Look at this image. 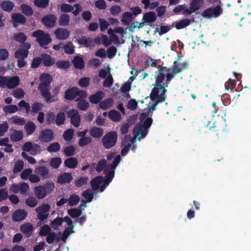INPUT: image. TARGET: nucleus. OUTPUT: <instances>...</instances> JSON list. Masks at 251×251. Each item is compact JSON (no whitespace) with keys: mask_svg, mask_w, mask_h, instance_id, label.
<instances>
[{"mask_svg":"<svg viewBox=\"0 0 251 251\" xmlns=\"http://www.w3.org/2000/svg\"><path fill=\"white\" fill-rule=\"evenodd\" d=\"M178 64L176 61H174L172 70L166 66H159L157 71L155 72V82L164 86L165 89L168 87L175 75L183 70V68L178 67Z\"/></svg>","mask_w":251,"mask_h":251,"instance_id":"f257e3e1","label":"nucleus"},{"mask_svg":"<svg viewBox=\"0 0 251 251\" xmlns=\"http://www.w3.org/2000/svg\"><path fill=\"white\" fill-rule=\"evenodd\" d=\"M152 86H153V87L151 90L150 98L151 100H155V101L150 106L149 111L147 113L141 114L140 116L141 119L148 117L151 110H155L156 109V106L158 103L165 101L166 93L167 90L165 89L164 86H160L155 82L152 84Z\"/></svg>","mask_w":251,"mask_h":251,"instance_id":"f03ea898","label":"nucleus"},{"mask_svg":"<svg viewBox=\"0 0 251 251\" xmlns=\"http://www.w3.org/2000/svg\"><path fill=\"white\" fill-rule=\"evenodd\" d=\"M40 83L38 87L41 95L47 103L56 101L55 96H51L50 90V84L52 81V76L49 74L42 73L39 76Z\"/></svg>","mask_w":251,"mask_h":251,"instance_id":"7ed1b4c3","label":"nucleus"},{"mask_svg":"<svg viewBox=\"0 0 251 251\" xmlns=\"http://www.w3.org/2000/svg\"><path fill=\"white\" fill-rule=\"evenodd\" d=\"M32 36L36 38L39 46L44 49H47V46L52 41L50 35L40 29L34 31Z\"/></svg>","mask_w":251,"mask_h":251,"instance_id":"20e7f679","label":"nucleus"},{"mask_svg":"<svg viewBox=\"0 0 251 251\" xmlns=\"http://www.w3.org/2000/svg\"><path fill=\"white\" fill-rule=\"evenodd\" d=\"M118 134L116 131H110L105 134L101 139L104 148L109 149L113 147L116 144Z\"/></svg>","mask_w":251,"mask_h":251,"instance_id":"39448f33","label":"nucleus"},{"mask_svg":"<svg viewBox=\"0 0 251 251\" xmlns=\"http://www.w3.org/2000/svg\"><path fill=\"white\" fill-rule=\"evenodd\" d=\"M50 209V205L45 203H43L41 206L36 208L35 210L37 213L38 219L40 221H43L47 219L49 216L48 212Z\"/></svg>","mask_w":251,"mask_h":251,"instance_id":"423d86ee","label":"nucleus"},{"mask_svg":"<svg viewBox=\"0 0 251 251\" xmlns=\"http://www.w3.org/2000/svg\"><path fill=\"white\" fill-rule=\"evenodd\" d=\"M86 91L80 90L77 87H73L67 89L65 92L64 98L67 100H72L76 99L81 96Z\"/></svg>","mask_w":251,"mask_h":251,"instance_id":"0eeeda50","label":"nucleus"},{"mask_svg":"<svg viewBox=\"0 0 251 251\" xmlns=\"http://www.w3.org/2000/svg\"><path fill=\"white\" fill-rule=\"evenodd\" d=\"M68 118L70 119L71 124L75 127H77L80 124V116L77 110L72 109L67 113Z\"/></svg>","mask_w":251,"mask_h":251,"instance_id":"6e6552de","label":"nucleus"},{"mask_svg":"<svg viewBox=\"0 0 251 251\" xmlns=\"http://www.w3.org/2000/svg\"><path fill=\"white\" fill-rule=\"evenodd\" d=\"M87 96L88 93L85 91L75 100V101L77 102V107L80 110L86 111L90 107L89 103L86 100Z\"/></svg>","mask_w":251,"mask_h":251,"instance_id":"1a4fd4ad","label":"nucleus"},{"mask_svg":"<svg viewBox=\"0 0 251 251\" xmlns=\"http://www.w3.org/2000/svg\"><path fill=\"white\" fill-rule=\"evenodd\" d=\"M54 137V132L50 129H45L41 131L39 140L43 143H48L53 140Z\"/></svg>","mask_w":251,"mask_h":251,"instance_id":"9d476101","label":"nucleus"},{"mask_svg":"<svg viewBox=\"0 0 251 251\" xmlns=\"http://www.w3.org/2000/svg\"><path fill=\"white\" fill-rule=\"evenodd\" d=\"M57 17L54 14H48L43 17L41 22L47 28H50L55 26Z\"/></svg>","mask_w":251,"mask_h":251,"instance_id":"9b49d317","label":"nucleus"},{"mask_svg":"<svg viewBox=\"0 0 251 251\" xmlns=\"http://www.w3.org/2000/svg\"><path fill=\"white\" fill-rule=\"evenodd\" d=\"M23 48H20L15 52L14 56L17 59H25L27 57L28 55V50L31 47V45L29 43H26L22 46Z\"/></svg>","mask_w":251,"mask_h":251,"instance_id":"f8f14e48","label":"nucleus"},{"mask_svg":"<svg viewBox=\"0 0 251 251\" xmlns=\"http://www.w3.org/2000/svg\"><path fill=\"white\" fill-rule=\"evenodd\" d=\"M54 34L58 40H66L69 38L70 32L66 28H58L54 31Z\"/></svg>","mask_w":251,"mask_h":251,"instance_id":"ddd939ff","label":"nucleus"},{"mask_svg":"<svg viewBox=\"0 0 251 251\" xmlns=\"http://www.w3.org/2000/svg\"><path fill=\"white\" fill-rule=\"evenodd\" d=\"M133 132L135 136L141 134V137H138V139L140 140L141 138L145 137L148 133V128L141 125H136L133 128Z\"/></svg>","mask_w":251,"mask_h":251,"instance_id":"4468645a","label":"nucleus"},{"mask_svg":"<svg viewBox=\"0 0 251 251\" xmlns=\"http://www.w3.org/2000/svg\"><path fill=\"white\" fill-rule=\"evenodd\" d=\"M27 213L24 209H17L13 213L12 218L14 221L20 222L24 220L26 216Z\"/></svg>","mask_w":251,"mask_h":251,"instance_id":"2eb2a0df","label":"nucleus"},{"mask_svg":"<svg viewBox=\"0 0 251 251\" xmlns=\"http://www.w3.org/2000/svg\"><path fill=\"white\" fill-rule=\"evenodd\" d=\"M42 63L45 67H50L55 63V59L47 53H42L41 55Z\"/></svg>","mask_w":251,"mask_h":251,"instance_id":"dca6fc26","label":"nucleus"},{"mask_svg":"<svg viewBox=\"0 0 251 251\" xmlns=\"http://www.w3.org/2000/svg\"><path fill=\"white\" fill-rule=\"evenodd\" d=\"M129 141V137H128L127 135H126L121 142V146H124L121 151V154L123 156L126 155L129 150L131 148V145L130 143H127V144H126V142H128Z\"/></svg>","mask_w":251,"mask_h":251,"instance_id":"f3484780","label":"nucleus"},{"mask_svg":"<svg viewBox=\"0 0 251 251\" xmlns=\"http://www.w3.org/2000/svg\"><path fill=\"white\" fill-rule=\"evenodd\" d=\"M73 180V176L71 173H64L60 175L57 177V183L60 184L69 183Z\"/></svg>","mask_w":251,"mask_h":251,"instance_id":"a211bd4d","label":"nucleus"},{"mask_svg":"<svg viewBox=\"0 0 251 251\" xmlns=\"http://www.w3.org/2000/svg\"><path fill=\"white\" fill-rule=\"evenodd\" d=\"M195 22V18L190 19H184L176 23L175 27L177 29H181L189 25L191 23Z\"/></svg>","mask_w":251,"mask_h":251,"instance_id":"6ab92c4d","label":"nucleus"},{"mask_svg":"<svg viewBox=\"0 0 251 251\" xmlns=\"http://www.w3.org/2000/svg\"><path fill=\"white\" fill-rule=\"evenodd\" d=\"M104 93L101 91L97 92L95 94L91 95L89 97L90 102L92 104H97L104 97Z\"/></svg>","mask_w":251,"mask_h":251,"instance_id":"aec40b11","label":"nucleus"},{"mask_svg":"<svg viewBox=\"0 0 251 251\" xmlns=\"http://www.w3.org/2000/svg\"><path fill=\"white\" fill-rule=\"evenodd\" d=\"M12 19L13 21V26L16 27L17 24H24L26 21V18L20 13H14L12 15Z\"/></svg>","mask_w":251,"mask_h":251,"instance_id":"412c9836","label":"nucleus"},{"mask_svg":"<svg viewBox=\"0 0 251 251\" xmlns=\"http://www.w3.org/2000/svg\"><path fill=\"white\" fill-rule=\"evenodd\" d=\"M20 230L26 237H29L33 232V227L31 224L28 223L22 225Z\"/></svg>","mask_w":251,"mask_h":251,"instance_id":"4be33fe9","label":"nucleus"},{"mask_svg":"<svg viewBox=\"0 0 251 251\" xmlns=\"http://www.w3.org/2000/svg\"><path fill=\"white\" fill-rule=\"evenodd\" d=\"M20 83V79L18 76H14L8 78L7 77L6 87L9 89L16 88Z\"/></svg>","mask_w":251,"mask_h":251,"instance_id":"5701e85b","label":"nucleus"},{"mask_svg":"<svg viewBox=\"0 0 251 251\" xmlns=\"http://www.w3.org/2000/svg\"><path fill=\"white\" fill-rule=\"evenodd\" d=\"M72 63L75 68L77 69H83L84 68L85 63L82 57L79 56H75L72 60Z\"/></svg>","mask_w":251,"mask_h":251,"instance_id":"b1692460","label":"nucleus"},{"mask_svg":"<svg viewBox=\"0 0 251 251\" xmlns=\"http://www.w3.org/2000/svg\"><path fill=\"white\" fill-rule=\"evenodd\" d=\"M89 134L94 138H100L103 134V130L100 127L94 126L89 130Z\"/></svg>","mask_w":251,"mask_h":251,"instance_id":"393cba45","label":"nucleus"},{"mask_svg":"<svg viewBox=\"0 0 251 251\" xmlns=\"http://www.w3.org/2000/svg\"><path fill=\"white\" fill-rule=\"evenodd\" d=\"M34 192L37 198L40 200L44 199L47 195L45 187L42 185L35 187L34 189Z\"/></svg>","mask_w":251,"mask_h":251,"instance_id":"a878e982","label":"nucleus"},{"mask_svg":"<svg viewBox=\"0 0 251 251\" xmlns=\"http://www.w3.org/2000/svg\"><path fill=\"white\" fill-rule=\"evenodd\" d=\"M156 20V15L155 12L150 11L143 15L142 20L146 23H153Z\"/></svg>","mask_w":251,"mask_h":251,"instance_id":"bb28decb","label":"nucleus"},{"mask_svg":"<svg viewBox=\"0 0 251 251\" xmlns=\"http://www.w3.org/2000/svg\"><path fill=\"white\" fill-rule=\"evenodd\" d=\"M108 118L113 122H119L122 119L121 114L116 110H111L108 113Z\"/></svg>","mask_w":251,"mask_h":251,"instance_id":"cd10ccee","label":"nucleus"},{"mask_svg":"<svg viewBox=\"0 0 251 251\" xmlns=\"http://www.w3.org/2000/svg\"><path fill=\"white\" fill-rule=\"evenodd\" d=\"M114 172L115 171L114 170H108V167L104 170V173L105 174V176L103 182L105 185H108L112 180L114 177Z\"/></svg>","mask_w":251,"mask_h":251,"instance_id":"c85d7f7f","label":"nucleus"},{"mask_svg":"<svg viewBox=\"0 0 251 251\" xmlns=\"http://www.w3.org/2000/svg\"><path fill=\"white\" fill-rule=\"evenodd\" d=\"M64 163L65 167L70 169H74L77 167L78 161L76 158L71 157L65 160Z\"/></svg>","mask_w":251,"mask_h":251,"instance_id":"c756f323","label":"nucleus"},{"mask_svg":"<svg viewBox=\"0 0 251 251\" xmlns=\"http://www.w3.org/2000/svg\"><path fill=\"white\" fill-rule=\"evenodd\" d=\"M113 103V99L111 98L106 99L99 103V107L103 110H106L112 107Z\"/></svg>","mask_w":251,"mask_h":251,"instance_id":"7c9ffc66","label":"nucleus"},{"mask_svg":"<svg viewBox=\"0 0 251 251\" xmlns=\"http://www.w3.org/2000/svg\"><path fill=\"white\" fill-rule=\"evenodd\" d=\"M103 177L101 176H98L91 181V185L92 189L94 191L98 190L100 187V185L101 183Z\"/></svg>","mask_w":251,"mask_h":251,"instance_id":"2f4dec72","label":"nucleus"},{"mask_svg":"<svg viewBox=\"0 0 251 251\" xmlns=\"http://www.w3.org/2000/svg\"><path fill=\"white\" fill-rule=\"evenodd\" d=\"M1 9L4 11L10 12L12 11L14 7V4L10 1H3L0 3Z\"/></svg>","mask_w":251,"mask_h":251,"instance_id":"473e14b6","label":"nucleus"},{"mask_svg":"<svg viewBox=\"0 0 251 251\" xmlns=\"http://www.w3.org/2000/svg\"><path fill=\"white\" fill-rule=\"evenodd\" d=\"M132 14L130 12L124 13L121 19V22L124 25H128L132 20Z\"/></svg>","mask_w":251,"mask_h":251,"instance_id":"72a5a7b5","label":"nucleus"},{"mask_svg":"<svg viewBox=\"0 0 251 251\" xmlns=\"http://www.w3.org/2000/svg\"><path fill=\"white\" fill-rule=\"evenodd\" d=\"M20 8L22 13L25 16L29 17L33 15V10L32 8L28 5L25 3H23L21 5Z\"/></svg>","mask_w":251,"mask_h":251,"instance_id":"f704fd0d","label":"nucleus"},{"mask_svg":"<svg viewBox=\"0 0 251 251\" xmlns=\"http://www.w3.org/2000/svg\"><path fill=\"white\" fill-rule=\"evenodd\" d=\"M70 17L67 14H62L58 19V24L60 26H67L70 22Z\"/></svg>","mask_w":251,"mask_h":251,"instance_id":"c9c22d12","label":"nucleus"},{"mask_svg":"<svg viewBox=\"0 0 251 251\" xmlns=\"http://www.w3.org/2000/svg\"><path fill=\"white\" fill-rule=\"evenodd\" d=\"M36 128V125L34 123L31 121L27 122L25 126V128L26 130V134L28 135L32 134L35 131Z\"/></svg>","mask_w":251,"mask_h":251,"instance_id":"e433bc0d","label":"nucleus"},{"mask_svg":"<svg viewBox=\"0 0 251 251\" xmlns=\"http://www.w3.org/2000/svg\"><path fill=\"white\" fill-rule=\"evenodd\" d=\"M23 138V134L22 131L14 130L10 135V139L13 142H18Z\"/></svg>","mask_w":251,"mask_h":251,"instance_id":"4c0bfd02","label":"nucleus"},{"mask_svg":"<svg viewBox=\"0 0 251 251\" xmlns=\"http://www.w3.org/2000/svg\"><path fill=\"white\" fill-rule=\"evenodd\" d=\"M14 39L15 41L19 42L20 44H24L26 43L25 41L27 39V37L23 32H19L15 33L14 35Z\"/></svg>","mask_w":251,"mask_h":251,"instance_id":"58836bf2","label":"nucleus"},{"mask_svg":"<svg viewBox=\"0 0 251 251\" xmlns=\"http://www.w3.org/2000/svg\"><path fill=\"white\" fill-rule=\"evenodd\" d=\"M35 173L38 175L45 177L48 175L49 171L47 167L42 166L36 167L35 170Z\"/></svg>","mask_w":251,"mask_h":251,"instance_id":"ea45409f","label":"nucleus"},{"mask_svg":"<svg viewBox=\"0 0 251 251\" xmlns=\"http://www.w3.org/2000/svg\"><path fill=\"white\" fill-rule=\"evenodd\" d=\"M24 166V161L22 160H17L14 164L13 173L17 174L21 172Z\"/></svg>","mask_w":251,"mask_h":251,"instance_id":"a19ab883","label":"nucleus"},{"mask_svg":"<svg viewBox=\"0 0 251 251\" xmlns=\"http://www.w3.org/2000/svg\"><path fill=\"white\" fill-rule=\"evenodd\" d=\"M3 112L6 114H12L18 111V108L16 105H6L3 107Z\"/></svg>","mask_w":251,"mask_h":251,"instance_id":"79ce46f5","label":"nucleus"},{"mask_svg":"<svg viewBox=\"0 0 251 251\" xmlns=\"http://www.w3.org/2000/svg\"><path fill=\"white\" fill-rule=\"evenodd\" d=\"M44 105L39 102H35L32 104L31 109L30 110L31 114H34L37 113L43 107Z\"/></svg>","mask_w":251,"mask_h":251,"instance_id":"37998d69","label":"nucleus"},{"mask_svg":"<svg viewBox=\"0 0 251 251\" xmlns=\"http://www.w3.org/2000/svg\"><path fill=\"white\" fill-rule=\"evenodd\" d=\"M107 161L104 159L99 160L96 166V171L98 173H100L106 167Z\"/></svg>","mask_w":251,"mask_h":251,"instance_id":"c03bdc74","label":"nucleus"},{"mask_svg":"<svg viewBox=\"0 0 251 251\" xmlns=\"http://www.w3.org/2000/svg\"><path fill=\"white\" fill-rule=\"evenodd\" d=\"M79 197L75 194L71 195L68 199V204L71 206L76 205L79 201Z\"/></svg>","mask_w":251,"mask_h":251,"instance_id":"a18cd8bd","label":"nucleus"},{"mask_svg":"<svg viewBox=\"0 0 251 251\" xmlns=\"http://www.w3.org/2000/svg\"><path fill=\"white\" fill-rule=\"evenodd\" d=\"M74 48L75 47L71 42H68L63 47L65 52L68 54H72L74 53Z\"/></svg>","mask_w":251,"mask_h":251,"instance_id":"49530a36","label":"nucleus"},{"mask_svg":"<svg viewBox=\"0 0 251 251\" xmlns=\"http://www.w3.org/2000/svg\"><path fill=\"white\" fill-rule=\"evenodd\" d=\"M34 4L41 8H46L49 6V0H34Z\"/></svg>","mask_w":251,"mask_h":251,"instance_id":"de8ad7c7","label":"nucleus"},{"mask_svg":"<svg viewBox=\"0 0 251 251\" xmlns=\"http://www.w3.org/2000/svg\"><path fill=\"white\" fill-rule=\"evenodd\" d=\"M25 204L30 207H34L38 204V201L33 196H29L25 201Z\"/></svg>","mask_w":251,"mask_h":251,"instance_id":"09e8293b","label":"nucleus"},{"mask_svg":"<svg viewBox=\"0 0 251 251\" xmlns=\"http://www.w3.org/2000/svg\"><path fill=\"white\" fill-rule=\"evenodd\" d=\"M88 181V178L87 176H81L76 180L75 182V185L77 187H80L84 185H86Z\"/></svg>","mask_w":251,"mask_h":251,"instance_id":"8fccbe9b","label":"nucleus"},{"mask_svg":"<svg viewBox=\"0 0 251 251\" xmlns=\"http://www.w3.org/2000/svg\"><path fill=\"white\" fill-rule=\"evenodd\" d=\"M60 150V145L58 142H53L50 144L47 148L50 152H57Z\"/></svg>","mask_w":251,"mask_h":251,"instance_id":"3c124183","label":"nucleus"},{"mask_svg":"<svg viewBox=\"0 0 251 251\" xmlns=\"http://www.w3.org/2000/svg\"><path fill=\"white\" fill-rule=\"evenodd\" d=\"M92 140L90 136L81 137L78 141V145L80 147L87 146L91 143Z\"/></svg>","mask_w":251,"mask_h":251,"instance_id":"603ef678","label":"nucleus"},{"mask_svg":"<svg viewBox=\"0 0 251 251\" xmlns=\"http://www.w3.org/2000/svg\"><path fill=\"white\" fill-rule=\"evenodd\" d=\"M81 210L77 208H72L68 210V214L73 218H77L81 215Z\"/></svg>","mask_w":251,"mask_h":251,"instance_id":"864d4df0","label":"nucleus"},{"mask_svg":"<svg viewBox=\"0 0 251 251\" xmlns=\"http://www.w3.org/2000/svg\"><path fill=\"white\" fill-rule=\"evenodd\" d=\"M55 64L58 68L62 69H67L71 66V63L69 61H58Z\"/></svg>","mask_w":251,"mask_h":251,"instance_id":"5fc2aeb1","label":"nucleus"},{"mask_svg":"<svg viewBox=\"0 0 251 251\" xmlns=\"http://www.w3.org/2000/svg\"><path fill=\"white\" fill-rule=\"evenodd\" d=\"M78 43L81 45H85L86 47H89L91 46L92 41L89 38L87 39L85 36H82L78 41Z\"/></svg>","mask_w":251,"mask_h":251,"instance_id":"6e6d98bb","label":"nucleus"},{"mask_svg":"<svg viewBox=\"0 0 251 251\" xmlns=\"http://www.w3.org/2000/svg\"><path fill=\"white\" fill-rule=\"evenodd\" d=\"M171 29V26L168 25H161L159 29L158 28H156L154 30V33L158 32L160 36L164 34L167 33Z\"/></svg>","mask_w":251,"mask_h":251,"instance_id":"4d7b16f0","label":"nucleus"},{"mask_svg":"<svg viewBox=\"0 0 251 251\" xmlns=\"http://www.w3.org/2000/svg\"><path fill=\"white\" fill-rule=\"evenodd\" d=\"M65 120V115L63 112H59L57 114L55 123L57 126L64 124Z\"/></svg>","mask_w":251,"mask_h":251,"instance_id":"13d9d810","label":"nucleus"},{"mask_svg":"<svg viewBox=\"0 0 251 251\" xmlns=\"http://www.w3.org/2000/svg\"><path fill=\"white\" fill-rule=\"evenodd\" d=\"M74 134V130L70 128L64 131L63 134V137L65 140L69 141L72 139Z\"/></svg>","mask_w":251,"mask_h":251,"instance_id":"bf43d9fd","label":"nucleus"},{"mask_svg":"<svg viewBox=\"0 0 251 251\" xmlns=\"http://www.w3.org/2000/svg\"><path fill=\"white\" fill-rule=\"evenodd\" d=\"M51 232V228L49 226L45 225L43 226L39 231V235L42 236H46Z\"/></svg>","mask_w":251,"mask_h":251,"instance_id":"052dcab7","label":"nucleus"},{"mask_svg":"<svg viewBox=\"0 0 251 251\" xmlns=\"http://www.w3.org/2000/svg\"><path fill=\"white\" fill-rule=\"evenodd\" d=\"M63 152L67 156H73L75 153V148L72 145L67 146L64 148Z\"/></svg>","mask_w":251,"mask_h":251,"instance_id":"680f3d73","label":"nucleus"},{"mask_svg":"<svg viewBox=\"0 0 251 251\" xmlns=\"http://www.w3.org/2000/svg\"><path fill=\"white\" fill-rule=\"evenodd\" d=\"M82 196L87 201L90 202L94 198V193L90 190L87 189L82 193Z\"/></svg>","mask_w":251,"mask_h":251,"instance_id":"e2e57ef3","label":"nucleus"},{"mask_svg":"<svg viewBox=\"0 0 251 251\" xmlns=\"http://www.w3.org/2000/svg\"><path fill=\"white\" fill-rule=\"evenodd\" d=\"M62 160L60 157H54L51 159L50 161V165L54 169L58 168L61 163Z\"/></svg>","mask_w":251,"mask_h":251,"instance_id":"0e129e2a","label":"nucleus"},{"mask_svg":"<svg viewBox=\"0 0 251 251\" xmlns=\"http://www.w3.org/2000/svg\"><path fill=\"white\" fill-rule=\"evenodd\" d=\"M202 0H192L190 3V7L195 11L198 10L201 6Z\"/></svg>","mask_w":251,"mask_h":251,"instance_id":"69168bd1","label":"nucleus"},{"mask_svg":"<svg viewBox=\"0 0 251 251\" xmlns=\"http://www.w3.org/2000/svg\"><path fill=\"white\" fill-rule=\"evenodd\" d=\"M90 79L89 77H84L80 78L78 82V85L81 88H86L90 84Z\"/></svg>","mask_w":251,"mask_h":251,"instance_id":"338daca9","label":"nucleus"},{"mask_svg":"<svg viewBox=\"0 0 251 251\" xmlns=\"http://www.w3.org/2000/svg\"><path fill=\"white\" fill-rule=\"evenodd\" d=\"M19 189L22 195H26L29 190V186L25 182H21L20 183Z\"/></svg>","mask_w":251,"mask_h":251,"instance_id":"774afa93","label":"nucleus"}]
</instances>
